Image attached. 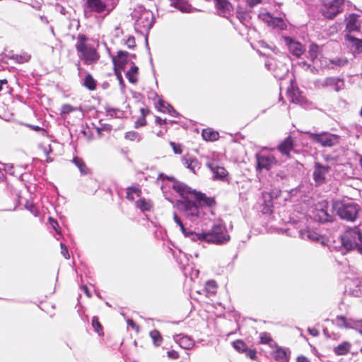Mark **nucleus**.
I'll list each match as a JSON object with an SVG mask.
<instances>
[{"label":"nucleus","instance_id":"nucleus-35","mask_svg":"<svg viewBox=\"0 0 362 362\" xmlns=\"http://www.w3.org/2000/svg\"><path fill=\"white\" fill-rule=\"evenodd\" d=\"M92 326L94 329V330L100 335L103 336L104 332H103V327L101 325V323L99 321V318L98 316H93L92 318Z\"/></svg>","mask_w":362,"mask_h":362},{"label":"nucleus","instance_id":"nucleus-51","mask_svg":"<svg viewBox=\"0 0 362 362\" xmlns=\"http://www.w3.org/2000/svg\"><path fill=\"white\" fill-rule=\"evenodd\" d=\"M338 82H339V80L334 77L327 78L325 81V83L327 86H336V85H337Z\"/></svg>","mask_w":362,"mask_h":362},{"label":"nucleus","instance_id":"nucleus-46","mask_svg":"<svg viewBox=\"0 0 362 362\" xmlns=\"http://www.w3.org/2000/svg\"><path fill=\"white\" fill-rule=\"evenodd\" d=\"M349 61L346 58H336L333 60H332V63L333 64L339 66H344L348 64Z\"/></svg>","mask_w":362,"mask_h":362},{"label":"nucleus","instance_id":"nucleus-49","mask_svg":"<svg viewBox=\"0 0 362 362\" xmlns=\"http://www.w3.org/2000/svg\"><path fill=\"white\" fill-rule=\"evenodd\" d=\"M166 354H167L168 358L170 359H172V360H177L180 358L179 353L177 351L173 350V349L168 351Z\"/></svg>","mask_w":362,"mask_h":362},{"label":"nucleus","instance_id":"nucleus-10","mask_svg":"<svg viewBox=\"0 0 362 362\" xmlns=\"http://www.w3.org/2000/svg\"><path fill=\"white\" fill-rule=\"evenodd\" d=\"M257 170H269L278 163L276 157L272 154H257Z\"/></svg>","mask_w":362,"mask_h":362},{"label":"nucleus","instance_id":"nucleus-1","mask_svg":"<svg viewBox=\"0 0 362 362\" xmlns=\"http://www.w3.org/2000/svg\"><path fill=\"white\" fill-rule=\"evenodd\" d=\"M172 188L181 198L177 202L178 209L192 221L201 217L202 208H213L216 205L214 197H208L205 193L193 189L184 183H174Z\"/></svg>","mask_w":362,"mask_h":362},{"label":"nucleus","instance_id":"nucleus-27","mask_svg":"<svg viewBox=\"0 0 362 362\" xmlns=\"http://www.w3.org/2000/svg\"><path fill=\"white\" fill-rule=\"evenodd\" d=\"M18 202L20 206H23L26 209L29 210L35 216L37 215V210L34 204L28 200L26 198L23 197L21 195L18 196Z\"/></svg>","mask_w":362,"mask_h":362},{"label":"nucleus","instance_id":"nucleus-57","mask_svg":"<svg viewBox=\"0 0 362 362\" xmlns=\"http://www.w3.org/2000/svg\"><path fill=\"white\" fill-rule=\"evenodd\" d=\"M61 247H62V253L63 254V255L64 256V257L66 259H68L69 257V252H68V250L67 248L62 244L61 243Z\"/></svg>","mask_w":362,"mask_h":362},{"label":"nucleus","instance_id":"nucleus-2","mask_svg":"<svg viewBox=\"0 0 362 362\" xmlns=\"http://www.w3.org/2000/svg\"><path fill=\"white\" fill-rule=\"evenodd\" d=\"M88 40L86 35L78 34L75 47L79 59L85 65H94L99 62L100 54L97 47L87 43Z\"/></svg>","mask_w":362,"mask_h":362},{"label":"nucleus","instance_id":"nucleus-38","mask_svg":"<svg viewBox=\"0 0 362 362\" xmlns=\"http://www.w3.org/2000/svg\"><path fill=\"white\" fill-rule=\"evenodd\" d=\"M233 348L240 353H245L247 351V344L241 339H238L233 342Z\"/></svg>","mask_w":362,"mask_h":362},{"label":"nucleus","instance_id":"nucleus-37","mask_svg":"<svg viewBox=\"0 0 362 362\" xmlns=\"http://www.w3.org/2000/svg\"><path fill=\"white\" fill-rule=\"evenodd\" d=\"M73 162L78 168L82 174H86L88 173V169L82 158L74 157Z\"/></svg>","mask_w":362,"mask_h":362},{"label":"nucleus","instance_id":"nucleus-20","mask_svg":"<svg viewBox=\"0 0 362 362\" xmlns=\"http://www.w3.org/2000/svg\"><path fill=\"white\" fill-rule=\"evenodd\" d=\"M174 340L179 346L185 349H189L194 345L193 340L187 337L182 334H176L173 337Z\"/></svg>","mask_w":362,"mask_h":362},{"label":"nucleus","instance_id":"nucleus-25","mask_svg":"<svg viewBox=\"0 0 362 362\" xmlns=\"http://www.w3.org/2000/svg\"><path fill=\"white\" fill-rule=\"evenodd\" d=\"M262 20L265 21L268 25L275 27H281L284 24V21L281 18L273 17L269 13L262 15Z\"/></svg>","mask_w":362,"mask_h":362},{"label":"nucleus","instance_id":"nucleus-63","mask_svg":"<svg viewBox=\"0 0 362 362\" xmlns=\"http://www.w3.org/2000/svg\"><path fill=\"white\" fill-rule=\"evenodd\" d=\"M83 290H84V291H85V293H86V294L87 295L88 297H90L91 296V294H90V293L87 286H84Z\"/></svg>","mask_w":362,"mask_h":362},{"label":"nucleus","instance_id":"nucleus-16","mask_svg":"<svg viewBox=\"0 0 362 362\" xmlns=\"http://www.w3.org/2000/svg\"><path fill=\"white\" fill-rule=\"evenodd\" d=\"M345 40L348 42V47L354 55L362 54V39L346 35Z\"/></svg>","mask_w":362,"mask_h":362},{"label":"nucleus","instance_id":"nucleus-52","mask_svg":"<svg viewBox=\"0 0 362 362\" xmlns=\"http://www.w3.org/2000/svg\"><path fill=\"white\" fill-rule=\"evenodd\" d=\"M247 356H248L252 360H256L257 358V351L255 349H249L247 348V351H245Z\"/></svg>","mask_w":362,"mask_h":362},{"label":"nucleus","instance_id":"nucleus-29","mask_svg":"<svg viewBox=\"0 0 362 362\" xmlns=\"http://www.w3.org/2000/svg\"><path fill=\"white\" fill-rule=\"evenodd\" d=\"M136 206L141 211H150L153 206V202L150 200H146L145 198H140L136 202Z\"/></svg>","mask_w":362,"mask_h":362},{"label":"nucleus","instance_id":"nucleus-11","mask_svg":"<svg viewBox=\"0 0 362 362\" xmlns=\"http://www.w3.org/2000/svg\"><path fill=\"white\" fill-rule=\"evenodd\" d=\"M315 217L322 223L332 222L333 221L332 214L328 212V204L327 202L324 201L316 205Z\"/></svg>","mask_w":362,"mask_h":362},{"label":"nucleus","instance_id":"nucleus-31","mask_svg":"<svg viewBox=\"0 0 362 362\" xmlns=\"http://www.w3.org/2000/svg\"><path fill=\"white\" fill-rule=\"evenodd\" d=\"M141 189L137 186H129L127 188V195L126 198L131 202L134 200V194L136 197H140L141 195Z\"/></svg>","mask_w":362,"mask_h":362},{"label":"nucleus","instance_id":"nucleus-3","mask_svg":"<svg viewBox=\"0 0 362 362\" xmlns=\"http://www.w3.org/2000/svg\"><path fill=\"white\" fill-rule=\"evenodd\" d=\"M195 235L200 241L216 245L226 244L230 238L226 226L223 223L214 224L208 232L195 233Z\"/></svg>","mask_w":362,"mask_h":362},{"label":"nucleus","instance_id":"nucleus-8","mask_svg":"<svg viewBox=\"0 0 362 362\" xmlns=\"http://www.w3.org/2000/svg\"><path fill=\"white\" fill-rule=\"evenodd\" d=\"M296 146V144L295 139L291 135H289L279 143V144L276 147V149L281 153V156L286 157L288 159H291L292 158V153H298L295 148Z\"/></svg>","mask_w":362,"mask_h":362},{"label":"nucleus","instance_id":"nucleus-62","mask_svg":"<svg viewBox=\"0 0 362 362\" xmlns=\"http://www.w3.org/2000/svg\"><path fill=\"white\" fill-rule=\"evenodd\" d=\"M8 81L6 79L0 80V91L3 89V86L6 85Z\"/></svg>","mask_w":362,"mask_h":362},{"label":"nucleus","instance_id":"nucleus-56","mask_svg":"<svg viewBox=\"0 0 362 362\" xmlns=\"http://www.w3.org/2000/svg\"><path fill=\"white\" fill-rule=\"evenodd\" d=\"M140 112H141V115L140 116H144V117L146 118V117L150 114L151 111L147 107H141L140 109Z\"/></svg>","mask_w":362,"mask_h":362},{"label":"nucleus","instance_id":"nucleus-54","mask_svg":"<svg viewBox=\"0 0 362 362\" xmlns=\"http://www.w3.org/2000/svg\"><path fill=\"white\" fill-rule=\"evenodd\" d=\"M115 75L117 76V78L119 82V84L122 86H124V80H123L121 72L119 71H118L117 69H115Z\"/></svg>","mask_w":362,"mask_h":362},{"label":"nucleus","instance_id":"nucleus-32","mask_svg":"<svg viewBox=\"0 0 362 362\" xmlns=\"http://www.w3.org/2000/svg\"><path fill=\"white\" fill-rule=\"evenodd\" d=\"M150 337L156 346H159L163 342V337L160 332L157 329H153L150 332Z\"/></svg>","mask_w":362,"mask_h":362},{"label":"nucleus","instance_id":"nucleus-59","mask_svg":"<svg viewBox=\"0 0 362 362\" xmlns=\"http://www.w3.org/2000/svg\"><path fill=\"white\" fill-rule=\"evenodd\" d=\"M247 4L251 6H255L258 4H260L262 2V0H247Z\"/></svg>","mask_w":362,"mask_h":362},{"label":"nucleus","instance_id":"nucleus-14","mask_svg":"<svg viewBox=\"0 0 362 362\" xmlns=\"http://www.w3.org/2000/svg\"><path fill=\"white\" fill-rule=\"evenodd\" d=\"M284 41L290 52L294 56L299 57L304 53L305 48L300 42L296 41L289 37H285Z\"/></svg>","mask_w":362,"mask_h":362},{"label":"nucleus","instance_id":"nucleus-41","mask_svg":"<svg viewBox=\"0 0 362 362\" xmlns=\"http://www.w3.org/2000/svg\"><path fill=\"white\" fill-rule=\"evenodd\" d=\"M170 5L173 7L183 11L185 7L183 0H169Z\"/></svg>","mask_w":362,"mask_h":362},{"label":"nucleus","instance_id":"nucleus-7","mask_svg":"<svg viewBox=\"0 0 362 362\" xmlns=\"http://www.w3.org/2000/svg\"><path fill=\"white\" fill-rule=\"evenodd\" d=\"M310 139L323 147H332L339 141V136L338 135L328 132L312 133L310 134Z\"/></svg>","mask_w":362,"mask_h":362},{"label":"nucleus","instance_id":"nucleus-42","mask_svg":"<svg viewBox=\"0 0 362 362\" xmlns=\"http://www.w3.org/2000/svg\"><path fill=\"white\" fill-rule=\"evenodd\" d=\"M147 124V121L144 116H139L138 119L134 122V127L136 129L144 127Z\"/></svg>","mask_w":362,"mask_h":362},{"label":"nucleus","instance_id":"nucleus-36","mask_svg":"<svg viewBox=\"0 0 362 362\" xmlns=\"http://www.w3.org/2000/svg\"><path fill=\"white\" fill-rule=\"evenodd\" d=\"M124 139L130 141L140 142L141 140V136L139 132L136 131H129L125 133Z\"/></svg>","mask_w":362,"mask_h":362},{"label":"nucleus","instance_id":"nucleus-19","mask_svg":"<svg viewBox=\"0 0 362 362\" xmlns=\"http://www.w3.org/2000/svg\"><path fill=\"white\" fill-rule=\"evenodd\" d=\"M87 8L91 12L101 13L107 8V4L103 0H86Z\"/></svg>","mask_w":362,"mask_h":362},{"label":"nucleus","instance_id":"nucleus-40","mask_svg":"<svg viewBox=\"0 0 362 362\" xmlns=\"http://www.w3.org/2000/svg\"><path fill=\"white\" fill-rule=\"evenodd\" d=\"M260 342L261 344H268L272 341V338L270 334L267 332H262L260 334Z\"/></svg>","mask_w":362,"mask_h":362},{"label":"nucleus","instance_id":"nucleus-47","mask_svg":"<svg viewBox=\"0 0 362 362\" xmlns=\"http://www.w3.org/2000/svg\"><path fill=\"white\" fill-rule=\"evenodd\" d=\"M49 223L52 226V228L54 229V230L59 234L60 233V227L56 220H54L53 218L49 217Z\"/></svg>","mask_w":362,"mask_h":362},{"label":"nucleus","instance_id":"nucleus-15","mask_svg":"<svg viewBox=\"0 0 362 362\" xmlns=\"http://www.w3.org/2000/svg\"><path fill=\"white\" fill-rule=\"evenodd\" d=\"M206 166L212 171L214 180H226L228 175V171L223 166H219L216 163H208Z\"/></svg>","mask_w":362,"mask_h":362},{"label":"nucleus","instance_id":"nucleus-43","mask_svg":"<svg viewBox=\"0 0 362 362\" xmlns=\"http://www.w3.org/2000/svg\"><path fill=\"white\" fill-rule=\"evenodd\" d=\"M75 110L76 108L71 106V105L64 104L62 106L61 114L62 115H66L74 111Z\"/></svg>","mask_w":362,"mask_h":362},{"label":"nucleus","instance_id":"nucleus-24","mask_svg":"<svg viewBox=\"0 0 362 362\" xmlns=\"http://www.w3.org/2000/svg\"><path fill=\"white\" fill-rule=\"evenodd\" d=\"M218 284L215 280H209L205 283L204 291L206 297L215 296L217 293Z\"/></svg>","mask_w":362,"mask_h":362},{"label":"nucleus","instance_id":"nucleus-58","mask_svg":"<svg viewBox=\"0 0 362 362\" xmlns=\"http://www.w3.org/2000/svg\"><path fill=\"white\" fill-rule=\"evenodd\" d=\"M297 362H310V360L304 356H299L296 358Z\"/></svg>","mask_w":362,"mask_h":362},{"label":"nucleus","instance_id":"nucleus-9","mask_svg":"<svg viewBox=\"0 0 362 362\" xmlns=\"http://www.w3.org/2000/svg\"><path fill=\"white\" fill-rule=\"evenodd\" d=\"M330 169L329 165H322L319 161L315 162L313 178L316 185H322L326 182L327 175Z\"/></svg>","mask_w":362,"mask_h":362},{"label":"nucleus","instance_id":"nucleus-28","mask_svg":"<svg viewBox=\"0 0 362 362\" xmlns=\"http://www.w3.org/2000/svg\"><path fill=\"white\" fill-rule=\"evenodd\" d=\"M184 165L193 173H196L197 169L201 168V164L196 158H188L183 159Z\"/></svg>","mask_w":362,"mask_h":362},{"label":"nucleus","instance_id":"nucleus-6","mask_svg":"<svg viewBox=\"0 0 362 362\" xmlns=\"http://www.w3.org/2000/svg\"><path fill=\"white\" fill-rule=\"evenodd\" d=\"M344 0H322V15L329 19L334 18L343 11Z\"/></svg>","mask_w":362,"mask_h":362},{"label":"nucleus","instance_id":"nucleus-50","mask_svg":"<svg viewBox=\"0 0 362 362\" xmlns=\"http://www.w3.org/2000/svg\"><path fill=\"white\" fill-rule=\"evenodd\" d=\"M125 44L129 49H134L136 46L135 37L134 36H129L126 40Z\"/></svg>","mask_w":362,"mask_h":362},{"label":"nucleus","instance_id":"nucleus-48","mask_svg":"<svg viewBox=\"0 0 362 362\" xmlns=\"http://www.w3.org/2000/svg\"><path fill=\"white\" fill-rule=\"evenodd\" d=\"M337 320L341 326H343L346 328H348L350 327V324L347 322L346 318L344 316L338 315V316H337Z\"/></svg>","mask_w":362,"mask_h":362},{"label":"nucleus","instance_id":"nucleus-18","mask_svg":"<svg viewBox=\"0 0 362 362\" xmlns=\"http://www.w3.org/2000/svg\"><path fill=\"white\" fill-rule=\"evenodd\" d=\"M167 119H161L156 116L155 118V127H153V133L158 137L163 136L168 132Z\"/></svg>","mask_w":362,"mask_h":362},{"label":"nucleus","instance_id":"nucleus-39","mask_svg":"<svg viewBox=\"0 0 362 362\" xmlns=\"http://www.w3.org/2000/svg\"><path fill=\"white\" fill-rule=\"evenodd\" d=\"M320 53V47L316 44H311L309 47L308 54L312 60L317 58Z\"/></svg>","mask_w":362,"mask_h":362},{"label":"nucleus","instance_id":"nucleus-64","mask_svg":"<svg viewBox=\"0 0 362 362\" xmlns=\"http://www.w3.org/2000/svg\"><path fill=\"white\" fill-rule=\"evenodd\" d=\"M33 130H35V131H38L40 129H41V128H40L38 126H35V125H30V126ZM42 130H44L43 129H42Z\"/></svg>","mask_w":362,"mask_h":362},{"label":"nucleus","instance_id":"nucleus-21","mask_svg":"<svg viewBox=\"0 0 362 362\" xmlns=\"http://www.w3.org/2000/svg\"><path fill=\"white\" fill-rule=\"evenodd\" d=\"M351 347L352 344L351 342L344 341L334 346L333 351L337 356H345L351 351Z\"/></svg>","mask_w":362,"mask_h":362},{"label":"nucleus","instance_id":"nucleus-22","mask_svg":"<svg viewBox=\"0 0 362 362\" xmlns=\"http://www.w3.org/2000/svg\"><path fill=\"white\" fill-rule=\"evenodd\" d=\"M358 16L352 13L346 19V29L349 32L358 31L360 29V24L358 21Z\"/></svg>","mask_w":362,"mask_h":362},{"label":"nucleus","instance_id":"nucleus-55","mask_svg":"<svg viewBox=\"0 0 362 362\" xmlns=\"http://www.w3.org/2000/svg\"><path fill=\"white\" fill-rule=\"evenodd\" d=\"M281 194V191L277 192H272L271 193H264L263 195L268 196L270 199H273L274 197L277 198L278 196Z\"/></svg>","mask_w":362,"mask_h":362},{"label":"nucleus","instance_id":"nucleus-5","mask_svg":"<svg viewBox=\"0 0 362 362\" xmlns=\"http://www.w3.org/2000/svg\"><path fill=\"white\" fill-rule=\"evenodd\" d=\"M361 234L358 226L348 228L341 235L342 245L348 250H356Z\"/></svg>","mask_w":362,"mask_h":362},{"label":"nucleus","instance_id":"nucleus-44","mask_svg":"<svg viewBox=\"0 0 362 362\" xmlns=\"http://www.w3.org/2000/svg\"><path fill=\"white\" fill-rule=\"evenodd\" d=\"M303 235L304 236H306L307 238L312 240H319V235L313 231L307 230L305 232L303 233Z\"/></svg>","mask_w":362,"mask_h":362},{"label":"nucleus","instance_id":"nucleus-30","mask_svg":"<svg viewBox=\"0 0 362 362\" xmlns=\"http://www.w3.org/2000/svg\"><path fill=\"white\" fill-rule=\"evenodd\" d=\"M98 85L97 81L93 78L90 74H88L84 79L83 86L90 91H93L96 89Z\"/></svg>","mask_w":362,"mask_h":362},{"label":"nucleus","instance_id":"nucleus-13","mask_svg":"<svg viewBox=\"0 0 362 362\" xmlns=\"http://www.w3.org/2000/svg\"><path fill=\"white\" fill-rule=\"evenodd\" d=\"M218 13L225 18L231 16L233 11V5L228 0H214Z\"/></svg>","mask_w":362,"mask_h":362},{"label":"nucleus","instance_id":"nucleus-61","mask_svg":"<svg viewBox=\"0 0 362 362\" xmlns=\"http://www.w3.org/2000/svg\"><path fill=\"white\" fill-rule=\"evenodd\" d=\"M356 250L360 254H362V233H361V238H360L359 242H358V245H357Z\"/></svg>","mask_w":362,"mask_h":362},{"label":"nucleus","instance_id":"nucleus-53","mask_svg":"<svg viewBox=\"0 0 362 362\" xmlns=\"http://www.w3.org/2000/svg\"><path fill=\"white\" fill-rule=\"evenodd\" d=\"M156 107L160 112H165V102L162 99H159L156 105Z\"/></svg>","mask_w":362,"mask_h":362},{"label":"nucleus","instance_id":"nucleus-34","mask_svg":"<svg viewBox=\"0 0 362 362\" xmlns=\"http://www.w3.org/2000/svg\"><path fill=\"white\" fill-rule=\"evenodd\" d=\"M173 220L179 226L181 231L186 237H189L191 235L194 234V233L192 231H189V232L187 231V229L185 228V226L183 225L181 218L178 216V215L175 212L173 213Z\"/></svg>","mask_w":362,"mask_h":362},{"label":"nucleus","instance_id":"nucleus-45","mask_svg":"<svg viewBox=\"0 0 362 362\" xmlns=\"http://www.w3.org/2000/svg\"><path fill=\"white\" fill-rule=\"evenodd\" d=\"M170 145L175 154H181L182 153V146L180 144L170 141Z\"/></svg>","mask_w":362,"mask_h":362},{"label":"nucleus","instance_id":"nucleus-23","mask_svg":"<svg viewBox=\"0 0 362 362\" xmlns=\"http://www.w3.org/2000/svg\"><path fill=\"white\" fill-rule=\"evenodd\" d=\"M202 136L206 141H216L219 139V133L212 128L208 127L202 130Z\"/></svg>","mask_w":362,"mask_h":362},{"label":"nucleus","instance_id":"nucleus-26","mask_svg":"<svg viewBox=\"0 0 362 362\" xmlns=\"http://www.w3.org/2000/svg\"><path fill=\"white\" fill-rule=\"evenodd\" d=\"M133 65L126 73V76L129 83L135 84L138 82L139 67L132 63Z\"/></svg>","mask_w":362,"mask_h":362},{"label":"nucleus","instance_id":"nucleus-4","mask_svg":"<svg viewBox=\"0 0 362 362\" xmlns=\"http://www.w3.org/2000/svg\"><path fill=\"white\" fill-rule=\"evenodd\" d=\"M332 209L340 218L347 221H354L360 211L358 204L354 202L336 201L332 204Z\"/></svg>","mask_w":362,"mask_h":362},{"label":"nucleus","instance_id":"nucleus-17","mask_svg":"<svg viewBox=\"0 0 362 362\" xmlns=\"http://www.w3.org/2000/svg\"><path fill=\"white\" fill-rule=\"evenodd\" d=\"M128 52L119 50L116 56L112 57V61L115 66V69L124 70V67L128 62Z\"/></svg>","mask_w":362,"mask_h":362},{"label":"nucleus","instance_id":"nucleus-12","mask_svg":"<svg viewBox=\"0 0 362 362\" xmlns=\"http://www.w3.org/2000/svg\"><path fill=\"white\" fill-rule=\"evenodd\" d=\"M286 93L291 103L298 105H304L308 103L306 98L302 95L298 87L293 85V82L288 87Z\"/></svg>","mask_w":362,"mask_h":362},{"label":"nucleus","instance_id":"nucleus-60","mask_svg":"<svg viewBox=\"0 0 362 362\" xmlns=\"http://www.w3.org/2000/svg\"><path fill=\"white\" fill-rule=\"evenodd\" d=\"M308 331L312 336L314 337L317 336L319 334V332L315 328H309Z\"/></svg>","mask_w":362,"mask_h":362},{"label":"nucleus","instance_id":"nucleus-33","mask_svg":"<svg viewBox=\"0 0 362 362\" xmlns=\"http://www.w3.org/2000/svg\"><path fill=\"white\" fill-rule=\"evenodd\" d=\"M274 358L278 362H288L286 352L282 349H277L274 352Z\"/></svg>","mask_w":362,"mask_h":362}]
</instances>
